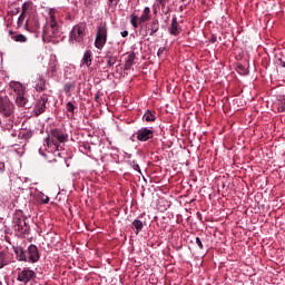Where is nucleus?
<instances>
[{
	"instance_id": "1",
	"label": "nucleus",
	"mask_w": 285,
	"mask_h": 285,
	"mask_svg": "<svg viewBox=\"0 0 285 285\" xmlns=\"http://www.w3.org/2000/svg\"><path fill=\"white\" fill-rule=\"evenodd\" d=\"M49 14V22L45 27L42 33V39L43 41H47V43H50V41H52V39L59 35V24L57 23V20H55V13L50 11Z\"/></svg>"
},
{
	"instance_id": "2",
	"label": "nucleus",
	"mask_w": 285,
	"mask_h": 285,
	"mask_svg": "<svg viewBox=\"0 0 285 285\" xmlns=\"http://www.w3.org/2000/svg\"><path fill=\"white\" fill-rule=\"evenodd\" d=\"M106 43H108V24L100 22L97 27L94 46L97 50H104Z\"/></svg>"
},
{
	"instance_id": "3",
	"label": "nucleus",
	"mask_w": 285,
	"mask_h": 285,
	"mask_svg": "<svg viewBox=\"0 0 285 285\" xmlns=\"http://www.w3.org/2000/svg\"><path fill=\"white\" fill-rule=\"evenodd\" d=\"M45 141L47 146H50V141H51V144L55 145L57 150H59V144H66V141H68V136L61 129L56 128V129H51L50 136H48L45 139Z\"/></svg>"
},
{
	"instance_id": "4",
	"label": "nucleus",
	"mask_w": 285,
	"mask_h": 285,
	"mask_svg": "<svg viewBox=\"0 0 285 285\" xmlns=\"http://www.w3.org/2000/svg\"><path fill=\"white\" fill-rule=\"evenodd\" d=\"M86 37V23L80 22L71 29L69 33V41L71 43H81Z\"/></svg>"
},
{
	"instance_id": "5",
	"label": "nucleus",
	"mask_w": 285,
	"mask_h": 285,
	"mask_svg": "<svg viewBox=\"0 0 285 285\" xmlns=\"http://www.w3.org/2000/svg\"><path fill=\"white\" fill-rule=\"evenodd\" d=\"M13 229L20 235H29L30 234V225L26 223V216H20L16 214L13 216Z\"/></svg>"
},
{
	"instance_id": "6",
	"label": "nucleus",
	"mask_w": 285,
	"mask_h": 285,
	"mask_svg": "<svg viewBox=\"0 0 285 285\" xmlns=\"http://www.w3.org/2000/svg\"><path fill=\"white\" fill-rule=\"evenodd\" d=\"M0 115H3V117H12L14 115V104L10 101L8 96H0Z\"/></svg>"
},
{
	"instance_id": "7",
	"label": "nucleus",
	"mask_w": 285,
	"mask_h": 285,
	"mask_svg": "<svg viewBox=\"0 0 285 285\" xmlns=\"http://www.w3.org/2000/svg\"><path fill=\"white\" fill-rule=\"evenodd\" d=\"M39 259H41V254H39V247H37V245L35 244H31L27 248V262H29V264H37Z\"/></svg>"
},
{
	"instance_id": "8",
	"label": "nucleus",
	"mask_w": 285,
	"mask_h": 285,
	"mask_svg": "<svg viewBox=\"0 0 285 285\" xmlns=\"http://www.w3.org/2000/svg\"><path fill=\"white\" fill-rule=\"evenodd\" d=\"M37 277V273L35 271L24 267L19 274H18V282H23L24 284H28L31 279H35Z\"/></svg>"
},
{
	"instance_id": "9",
	"label": "nucleus",
	"mask_w": 285,
	"mask_h": 285,
	"mask_svg": "<svg viewBox=\"0 0 285 285\" xmlns=\"http://www.w3.org/2000/svg\"><path fill=\"white\" fill-rule=\"evenodd\" d=\"M136 137L138 141H148V139H153V137H155V131H153V129H148V127H144L136 132Z\"/></svg>"
},
{
	"instance_id": "10",
	"label": "nucleus",
	"mask_w": 285,
	"mask_h": 285,
	"mask_svg": "<svg viewBox=\"0 0 285 285\" xmlns=\"http://www.w3.org/2000/svg\"><path fill=\"white\" fill-rule=\"evenodd\" d=\"M46 104H48V95L45 94L36 102L35 114L37 115V117H39V115H43V112H46Z\"/></svg>"
},
{
	"instance_id": "11",
	"label": "nucleus",
	"mask_w": 285,
	"mask_h": 285,
	"mask_svg": "<svg viewBox=\"0 0 285 285\" xmlns=\"http://www.w3.org/2000/svg\"><path fill=\"white\" fill-rule=\"evenodd\" d=\"M13 253L16 254L18 262H28V250L23 249L22 246L13 247Z\"/></svg>"
},
{
	"instance_id": "12",
	"label": "nucleus",
	"mask_w": 285,
	"mask_h": 285,
	"mask_svg": "<svg viewBox=\"0 0 285 285\" xmlns=\"http://www.w3.org/2000/svg\"><path fill=\"white\" fill-rule=\"evenodd\" d=\"M147 32H149V37H155L159 32V20L157 18L147 24Z\"/></svg>"
},
{
	"instance_id": "13",
	"label": "nucleus",
	"mask_w": 285,
	"mask_h": 285,
	"mask_svg": "<svg viewBox=\"0 0 285 285\" xmlns=\"http://www.w3.org/2000/svg\"><path fill=\"white\" fill-rule=\"evenodd\" d=\"M10 88L13 89V92H16V97L20 95H26V87L21 85V82L11 81Z\"/></svg>"
},
{
	"instance_id": "14",
	"label": "nucleus",
	"mask_w": 285,
	"mask_h": 285,
	"mask_svg": "<svg viewBox=\"0 0 285 285\" xmlns=\"http://www.w3.org/2000/svg\"><path fill=\"white\" fill-rule=\"evenodd\" d=\"M169 32L174 37H178V35H181V27H179V22H177V18H173L171 24L169 27Z\"/></svg>"
},
{
	"instance_id": "15",
	"label": "nucleus",
	"mask_w": 285,
	"mask_h": 285,
	"mask_svg": "<svg viewBox=\"0 0 285 285\" xmlns=\"http://www.w3.org/2000/svg\"><path fill=\"white\" fill-rule=\"evenodd\" d=\"M150 17H153L150 14V7H146L142 11V14L140 16V18H138V23H146V21H150Z\"/></svg>"
},
{
	"instance_id": "16",
	"label": "nucleus",
	"mask_w": 285,
	"mask_h": 285,
	"mask_svg": "<svg viewBox=\"0 0 285 285\" xmlns=\"http://www.w3.org/2000/svg\"><path fill=\"white\" fill-rule=\"evenodd\" d=\"M82 66H87V68H90V66H92V51L87 50L83 53Z\"/></svg>"
},
{
	"instance_id": "17",
	"label": "nucleus",
	"mask_w": 285,
	"mask_h": 285,
	"mask_svg": "<svg viewBox=\"0 0 285 285\" xmlns=\"http://www.w3.org/2000/svg\"><path fill=\"white\" fill-rule=\"evenodd\" d=\"M135 59H136V55L135 53H130L125 62V70H130L132 68V66L135 65Z\"/></svg>"
},
{
	"instance_id": "18",
	"label": "nucleus",
	"mask_w": 285,
	"mask_h": 285,
	"mask_svg": "<svg viewBox=\"0 0 285 285\" xmlns=\"http://www.w3.org/2000/svg\"><path fill=\"white\" fill-rule=\"evenodd\" d=\"M28 104V98L24 95L16 96V106L23 108Z\"/></svg>"
},
{
	"instance_id": "19",
	"label": "nucleus",
	"mask_w": 285,
	"mask_h": 285,
	"mask_svg": "<svg viewBox=\"0 0 285 285\" xmlns=\"http://www.w3.org/2000/svg\"><path fill=\"white\" fill-rule=\"evenodd\" d=\"M35 88L37 92H43L46 90V79L39 77Z\"/></svg>"
},
{
	"instance_id": "20",
	"label": "nucleus",
	"mask_w": 285,
	"mask_h": 285,
	"mask_svg": "<svg viewBox=\"0 0 285 285\" xmlns=\"http://www.w3.org/2000/svg\"><path fill=\"white\" fill-rule=\"evenodd\" d=\"M10 264V259L8 258V253L0 252V268L8 266Z\"/></svg>"
},
{
	"instance_id": "21",
	"label": "nucleus",
	"mask_w": 285,
	"mask_h": 285,
	"mask_svg": "<svg viewBox=\"0 0 285 285\" xmlns=\"http://www.w3.org/2000/svg\"><path fill=\"white\" fill-rule=\"evenodd\" d=\"M132 226L134 228H136V235H139V233H141V230L144 229V222L135 219L132 222Z\"/></svg>"
},
{
	"instance_id": "22",
	"label": "nucleus",
	"mask_w": 285,
	"mask_h": 285,
	"mask_svg": "<svg viewBox=\"0 0 285 285\" xmlns=\"http://www.w3.org/2000/svg\"><path fill=\"white\" fill-rule=\"evenodd\" d=\"M142 119L145 121H155V119H157V117L155 116V112L150 111V110H147L145 112V115L142 116Z\"/></svg>"
},
{
	"instance_id": "23",
	"label": "nucleus",
	"mask_w": 285,
	"mask_h": 285,
	"mask_svg": "<svg viewBox=\"0 0 285 285\" xmlns=\"http://www.w3.org/2000/svg\"><path fill=\"white\" fill-rule=\"evenodd\" d=\"M11 39L19 43H26V41H28V38L21 33L17 35V36H12Z\"/></svg>"
},
{
	"instance_id": "24",
	"label": "nucleus",
	"mask_w": 285,
	"mask_h": 285,
	"mask_svg": "<svg viewBox=\"0 0 285 285\" xmlns=\"http://www.w3.org/2000/svg\"><path fill=\"white\" fill-rule=\"evenodd\" d=\"M19 137H21V139H31L32 138V130H21L19 134Z\"/></svg>"
},
{
	"instance_id": "25",
	"label": "nucleus",
	"mask_w": 285,
	"mask_h": 285,
	"mask_svg": "<svg viewBox=\"0 0 285 285\" xmlns=\"http://www.w3.org/2000/svg\"><path fill=\"white\" fill-rule=\"evenodd\" d=\"M168 3H170V0H156L157 7L161 8L163 12L165 8H168Z\"/></svg>"
},
{
	"instance_id": "26",
	"label": "nucleus",
	"mask_w": 285,
	"mask_h": 285,
	"mask_svg": "<svg viewBox=\"0 0 285 285\" xmlns=\"http://www.w3.org/2000/svg\"><path fill=\"white\" fill-rule=\"evenodd\" d=\"M130 23H131L132 28H139V26H141L139 23V17H137L135 14L130 16Z\"/></svg>"
},
{
	"instance_id": "27",
	"label": "nucleus",
	"mask_w": 285,
	"mask_h": 285,
	"mask_svg": "<svg viewBox=\"0 0 285 285\" xmlns=\"http://www.w3.org/2000/svg\"><path fill=\"white\" fill-rule=\"evenodd\" d=\"M115 63H117V58L114 56H108L107 57V66L108 68H112V66H115Z\"/></svg>"
},
{
	"instance_id": "28",
	"label": "nucleus",
	"mask_w": 285,
	"mask_h": 285,
	"mask_svg": "<svg viewBox=\"0 0 285 285\" xmlns=\"http://www.w3.org/2000/svg\"><path fill=\"white\" fill-rule=\"evenodd\" d=\"M278 112H285V98L278 99Z\"/></svg>"
},
{
	"instance_id": "29",
	"label": "nucleus",
	"mask_w": 285,
	"mask_h": 285,
	"mask_svg": "<svg viewBox=\"0 0 285 285\" xmlns=\"http://www.w3.org/2000/svg\"><path fill=\"white\" fill-rule=\"evenodd\" d=\"M131 168H134V170H136V173H140L141 174V167H139V164L137 163V160H132L130 163Z\"/></svg>"
},
{
	"instance_id": "30",
	"label": "nucleus",
	"mask_w": 285,
	"mask_h": 285,
	"mask_svg": "<svg viewBox=\"0 0 285 285\" xmlns=\"http://www.w3.org/2000/svg\"><path fill=\"white\" fill-rule=\"evenodd\" d=\"M30 10V2H24L22 4V14H28V11Z\"/></svg>"
},
{
	"instance_id": "31",
	"label": "nucleus",
	"mask_w": 285,
	"mask_h": 285,
	"mask_svg": "<svg viewBox=\"0 0 285 285\" xmlns=\"http://www.w3.org/2000/svg\"><path fill=\"white\" fill-rule=\"evenodd\" d=\"M75 88V85L71 82H67L63 87L65 92H70Z\"/></svg>"
},
{
	"instance_id": "32",
	"label": "nucleus",
	"mask_w": 285,
	"mask_h": 285,
	"mask_svg": "<svg viewBox=\"0 0 285 285\" xmlns=\"http://www.w3.org/2000/svg\"><path fill=\"white\" fill-rule=\"evenodd\" d=\"M67 112H75V105L72 102H67Z\"/></svg>"
},
{
	"instance_id": "33",
	"label": "nucleus",
	"mask_w": 285,
	"mask_h": 285,
	"mask_svg": "<svg viewBox=\"0 0 285 285\" xmlns=\"http://www.w3.org/2000/svg\"><path fill=\"white\" fill-rule=\"evenodd\" d=\"M281 66H283V68H285V53H281V57L277 58Z\"/></svg>"
},
{
	"instance_id": "34",
	"label": "nucleus",
	"mask_w": 285,
	"mask_h": 285,
	"mask_svg": "<svg viewBox=\"0 0 285 285\" xmlns=\"http://www.w3.org/2000/svg\"><path fill=\"white\" fill-rule=\"evenodd\" d=\"M196 244L200 250H204V244L202 243V238L196 237Z\"/></svg>"
},
{
	"instance_id": "35",
	"label": "nucleus",
	"mask_w": 285,
	"mask_h": 285,
	"mask_svg": "<svg viewBox=\"0 0 285 285\" xmlns=\"http://www.w3.org/2000/svg\"><path fill=\"white\" fill-rule=\"evenodd\" d=\"M164 52H166V47H160L157 52V57H163Z\"/></svg>"
},
{
	"instance_id": "36",
	"label": "nucleus",
	"mask_w": 285,
	"mask_h": 285,
	"mask_svg": "<svg viewBox=\"0 0 285 285\" xmlns=\"http://www.w3.org/2000/svg\"><path fill=\"white\" fill-rule=\"evenodd\" d=\"M26 21V13H21L20 17L18 18V23L21 24Z\"/></svg>"
},
{
	"instance_id": "37",
	"label": "nucleus",
	"mask_w": 285,
	"mask_h": 285,
	"mask_svg": "<svg viewBox=\"0 0 285 285\" xmlns=\"http://www.w3.org/2000/svg\"><path fill=\"white\" fill-rule=\"evenodd\" d=\"M109 3L116 8V6H119V0H109Z\"/></svg>"
},
{
	"instance_id": "38",
	"label": "nucleus",
	"mask_w": 285,
	"mask_h": 285,
	"mask_svg": "<svg viewBox=\"0 0 285 285\" xmlns=\"http://www.w3.org/2000/svg\"><path fill=\"white\" fill-rule=\"evenodd\" d=\"M120 35H121V37L126 38V37H128V31L125 30V31H122Z\"/></svg>"
},
{
	"instance_id": "39",
	"label": "nucleus",
	"mask_w": 285,
	"mask_h": 285,
	"mask_svg": "<svg viewBox=\"0 0 285 285\" xmlns=\"http://www.w3.org/2000/svg\"><path fill=\"white\" fill-rule=\"evenodd\" d=\"M50 202V198L47 196L45 199H42V204H48Z\"/></svg>"
},
{
	"instance_id": "40",
	"label": "nucleus",
	"mask_w": 285,
	"mask_h": 285,
	"mask_svg": "<svg viewBox=\"0 0 285 285\" xmlns=\"http://www.w3.org/2000/svg\"><path fill=\"white\" fill-rule=\"evenodd\" d=\"M217 41V37H212L210 42L215 43Z\"/></svg>"
},
{
	"instance_id": "41",
	"label": "nucleus",
	"mask_w": 285,
	"mask_h": 285,
	"mask_svg": "<svg viewBox=\"0 0 285 285\" xmlns=\"http://www.w3.org/2000/svg\"><path fill=\"white\" fill-rule=\"evenodd\" d=\"M83 148H86L90 153V145H85Z\"/></svg>"
},
{
	"instance_id": "42",
	"label": "nucleus",
	"mask_w": 285,
	"mask_h": 285,
	"mask_svg": "<svg viewBox=\"0 0 285 285\" xmlns=\"http://www.w3.org/2000/svg\"><path fill=\"white\" fill-rule=\"evenodd\" d=\"M9 35H10L11 38L14 37V31L10 30Z\"/></svg>"
},
{
	"instance_id": "43",
	"label": "nucleus",
	"mask_w": 285,
	"mask_h": 285,
	"mask_svg": "<svg viewBox=\"0 0 285 285\" xmlns=\"http://www.w3.org/2000/svg\"><path fill=\"white\" fill-rule=\"evenodd\" d=\"M95 101H99V95L95 96Z\"/></svg>"
},
{
	"instance_id": "44",
	"label": "nucleus",
	"mask_w": 285,
	"mask_h": 285,
	"mask_svg": "<svg viewBox=\"0 0 285 285\" xmlns=\"http://www.w3.org/2000/svg\"><path fill=\"white\" fill-rule=\"evenodd\" d=\"M36 28H39V22L36 23Z\"/></svg>"
},
{
	"instance_id": "45",
	"label": "nucleus",
	"mask_w": 285,
	"mask_h": 285,
	"mask_svg": "<svg viewBox=\"0 0 285 285\" xmlns=\"http://www.w3.org/2000/svg\"><path fill=\"white\" fill-rule=\"evenodd\" d=\"M181 1V3H186V0H180Z\"/></svg>"
},
{
	"instance_id": "46",
	"label": "nucleus",
	"mask_w": 285,
	"mask_h": 285,
	"mask_svg": "<svg viewBox=\"0 0 285 285\" xmlns=\"http://www.w3.org/2000/svg\"><path fill=\"white\" fill-rule=\"evenodd\" d=\"M26 26H28V21H27Z\"/></svg>"
},
{
	"instance_id": "47",
	"label": "nucleus",
	"mask_w": 285,
	"mask_h": 285,
	"mask_svg": "<svg viewBox=\"0 0 285 285\" xmlns=\"http://www.w3.org/2000/svg\"><path fill=\"white\" fill-rule=\"evenodd\" d=\"M238 68H242V66H238Z\"/></svg>"
}]
</instances>
